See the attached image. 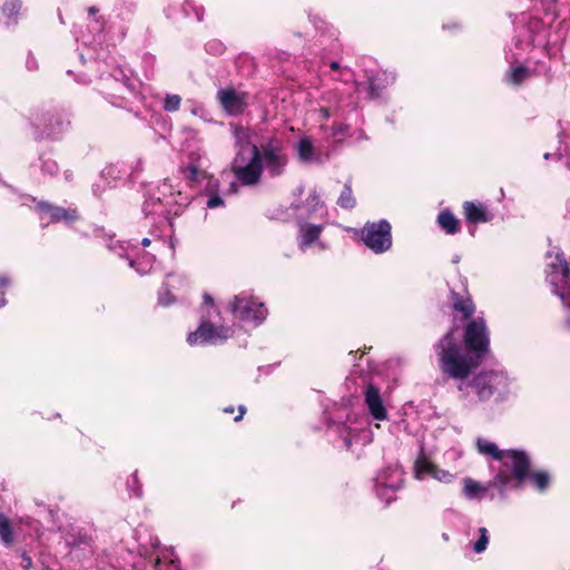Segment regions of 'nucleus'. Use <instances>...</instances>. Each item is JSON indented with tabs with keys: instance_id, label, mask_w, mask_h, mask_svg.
<instances>
[{
	"instance_id": "nucleus-11",
	"label": "nucleus",
	"mask_w": 570,
	"mask_h": 570,
	"mask_svg": "<svg viewBox=\"0 0 570 570\" xmlns=\"http://www.w3.org/2000/svg\"><path fill=\"white\" fill-rule=\"evenodd\" d=\"M35 125L41 136L56 139L63 131V119L58 114L45 112L35 118Z\"/></svg>"
},
{
	"instance_id": "nucleus-26",
	"label": "nucleus",
	"mask_w": 570,
	"mask_h": 570,
	"mask_svg": "<svg viewBox=\"0 0 570 570\" xmlns=\"http://www.w3.org/2000/svg\"><path fill=\"white\" fill-rule=\"evenodd\" d=\"M70 537L72 540L68 541V543L75 548L91 547L94 543L92 535L86 531L80 530L76 534H71Z\"/></svg>"
},
{
	"instance_id": "nucleus-42",
	"label": "nucleus",
	"mask_w": 570,
	"mask_h": 570,
	"mask_svg": "<svg viewBox=\"0 0 570 570\" xmlns=\"http://www.w3.org/2000/svg\"><path fill=\"white\" fill-rule=\"evenodd\" d=\"M87 11H88V13L90 16H95V14H97L99 12V9L96 6H91V7L88 8Z\"/></svg>"
},
{
	"instance_id": "nucleus-44",
	"label": "nucleus",
	"mask_w": 570,
	"mask_h": 570,
	"mask_svg": "<svg viewBox=\"0 0 570 570\" xmlns=\"http://www.w3.org/2000/svg\"><path fill=\"white\" fill-rule=\"evenodd\" d=\"M223 411L225 413L232 414V413H234L235 409L233 405H229V406L224 407Z\"/></svg>"
},
{
	"instance_id": "nucleus-24",
	"label": "nucleus",
	"mask_w": 570,
	"mask_h": 570,
	"mask_svg": "<svg viewBox=\"0 0 570 570\" xmlns=\"http://www.w3.org/2000/svg\"><path fill=\"white\" fill-rule=\"evenodd\" d=\"M21 8V0H4L1 6V11L3 16H6L9 20H12L13 23H17V18Z\"/></svg>"
},
{
	"instance_id": "nucleus-19",
	"label": "nucleus",
	"mask_w": 570,
	"mask_h": 570,
	"mask_svg": "<svg viewBox=\"0 0 570 570\" xmlns=\"http://www.w3.org/2000/svg\"><path fill=\"white\" fill-rule=\"evenodd\" d=\"M530 480L531 484L539 491L544 492L551 482V478L548 471H531V460L529 459V468L527 472V479Z\"/></svg>"
},
{
	"instance_id": "nucleus-32",
	"label": "nucleus",
	"mask_w": 570,
	"mask_h": 570,
	"mask_svg": "<svg viewBox=\"0 0 570 570\" xmlns=\"http://www.w3.org/2000/svg\"><path fill=\"white\" fill-rule=\"evenodd\" d=\"M132 487H134V493L137 498H141L142 495V490H141V484L139 482V479H138V472L135 471L134 474H132Z\"/></svg>"
},
{
	"instance_id": "nucleus-40",
	"label": "nucleus",
	"mask_w": 570,
	"mask_h": 570,
	"mask_svg": "<svg viewBox=\"0 0 570 570\" xmlns=\"http://www.w3.org/2000/svg\"><path fill=\"white\" fill-rule=\"evenodd\" d=\"M320 115L324 120H327L331 117V111L327 107H322L320 109Z\"/></svg>"
},
{
	"instance_id": "nucleus-38",
	"label": "nucleus",
	"mask_w": 570,
	"mask_h": 570,
	"mask_svg": "<svg viewBox=\"0 0 570 570\" xmlns=\"http://www.w3.org/2000/svg\"><path fill=\"white\" fill-rule=\"evenodd\" d=\"M237 410H238V414L234 419L235 422H239L240 420H243V417L246 413V406L239 405Z\"/></svg>"
},
{
	"instance_id": "nucleus-8",
	"label": "nucleus",
	"mask_w": 570,
	"mask_h": 570,
	"mask_svg": "<svg viewBox=\"0 0 570 570\" xmlns=\"http://www.w3.org/2000/svg\"><path fill=\"white\" fill-rule=\"evenodd\" d=\"M230 311L235 317L244 322H262L266 318L267 308L264 303L253 297L236 295L230 304Z\"/></svg>"
},
{
	"instance_id": "nucleus-10",
	"label": "nucleus",
	"mask_w": 570,
	"mask_h": 570,
	"mask_svg": "<svg viewBox=\"0 0 570 570\" xmlns=\"http://www.w3.org/2000/svg\"><path fill=\"white\" fill-rule=\"evenodd\" d=\"M36 209L40 213L47 214L51 223L65 222L70 224L80 219L79 212L75 207L65 208L41 200L36 204Z\"/></svg>"
},
{
	"instance_id": "nucleus-4",
	"label": "nucleus",
	"mask_w": 570,
	"mask_h": 570,
	"mask_svg": "<svg viewBox=\"0 0 570 570\" xmlns=\"http://www.w3.org/2000/svg\"><path fill=\"white\" fill-rule=\"evenodd\" d=\"M361 237L375 254L385 253L392 247V226L386 219L367 222L361 229Z\"/></svg>"
},
{
	"instance_id": "nucleus-39",
	"label": "nucleus",
	"mask_w": 570,
	"mask_h": 570,
	"mask_svg": "<svg viewBox=\"0 0 570 570\" xmlns=\"http://www.w3.org/2000/svg\"><path fill=\"white\" fill-rule=\"evenodd\" d=\"M204 305L208 307H214V298L209 294H204L203 296Z\"/></svg>"
},
{
	"instance_id": "nucleus-9",
	"label": "nucleus",
	"mask_w": 570,
	"mask_h": 570,
	"mask_svg": "<svg viewBox=\"0 0 570 570\" xmlns=\"http://www.w3.org/2000/svg\"><path fill=\"white\" fill-rule=\"evenodd\" d=\"M248 92L238 91L234 87L220 88L216 94V99L223 111L232 117L244 114L248 107Z\"/></svg>"
},
{
	"instance_id": "nucleus-5",
	"label": "nucleus",
	"mask_w": 570,
	"mask_h": 570,
	"mask_svg": "<svg viewBox=\"0 0 570 570\" xmlns=\"http://www.w3.org/2000/svg\"><path fill=\"white\" fill-rule=\"evenodd\" d=\"M263 169L266 168L271 177H278L285 173L288 157L284 151L283 144L276 138H269L266 142L257 146Z\"/></svg>"
},
{
	"instance_id": "nucleus-36",
	"label": "nucleus",
	"mask_w": 570,
	"mask_h": 570,
	"mask_svg": "<svg viewBox=\"0 0 570 570\" xmlns=\"http://www.w3.org/2000/svg\"><path fill=\"white\" fill-rule=\"evenodd\" d=\"M307 202L314 204L315 206L320 204V195L316 190H313L308 198H307Z\"/></svg>"
},
{
	"instance_id": "nucleus-3",
	"label": "nucleus",
	"mask_w": 570,
	"mask_h": 570,
	"mask_svg": "<svg viewBox=\"0 0 570 570\" xmlns=\"http://www.w3.org/2000/svg\"><path fill=\"white\" fill-rule=\"evenodd\" d=\"M469 385L475 391L481 402L489 401L491 397L502 399L508 393V379L504 374L488 371L473 376Z\"/></svg>"
},
{
	"instance_id": "nucleus-34",
	"label": "nucleus",
	"mask_w": 570,
	"mask_h": 570,
	"mask_svg": "<svg viewBox=\"0 0 570 570\" xmlns=\"http://www.w3.org/2000/svg\"><path fill=\"white\" fill-rule=\"evenodd\" d=\"M222 205H224V200L217 194L210 196L209 199L207 200V207L208 208H216V207L222 206Z\"/></svg>"
},
{
	"instance_id": "nucleus-43",
	"label": "nucleus",
	"mask_w": 570,
	"mask_h": 570,
	"mask_svg": "<svg viewBox=\"0 0 570 570\" xmlns=\"http://www.w3.org/2000/svg\"><path fill=\"white\" fill-rule=\"evenodd\" d=\"M370 92H371V96H377V92H376V88H375V85L373 81L370 82Z\"/></svg>"
},
{
	"instance_id": "nucleus-7",
	"label": "nucleus",
	"mask_w": 570,
	"mask_h": 570,
	"mask_svg": "<svg viewBox=\"0 0 570 570\" xmlns=\"http://www.w3.org/2000/svg\"><path fill=\"white\" fill-rule=\"evenodd\" d=\"M239 156L232 163L230 170L243 186L257 185L263 175V164L257 150V145L250 146V159L247 164H238Z\"/></svg>"
},
{
	"instance_id": "nucleus-48",
	"label": "nucleus",
	"mask_w": 570,
	"mask_h": 570,
	"mask_svg": "<svg viewBox=\"0 0 570 570\" xmlns=\"http://www.w3.org/2000/svg\"><path fill=\"white\" fill-rule=\"evenodd\" d=\"M567 168L570 170V161L567 163Z\"/></svg>"
},
{
	"instance_id": "nucleus-15",
	"label": "nucleus",
	"mask_w": 570,
	"mask_h": 570,
	"mask_svg": "<svg viewBox=\"0 0 570 570\" xmlns=\"http://www.w3.org/2000/svg\"><path fill=\"white\" fill-rule=\"evenodd\" d=\"M451 302L454 311L461 313V317L463 321L472 320L473 314L475 313V305L470 297V295H461L455 291H451Z\"/></svg>"
},
{
	"instance_id": "nucleus-25",
	"label": "nucleus",
	"mask_w": 570,
	"mask_h": 570,
	"mask_svg": "<svg viewBox=\"0 0 570 570\" xmlns=\"http://www.w3.org/2000/svg\"><path fill=\"white\" fill-rule=\"evenodd\" d=\"M510 471H512V469H510ZM494 483L498 484L501 493H503L508 487L518 489L515 487V479L513 476V472H508V471H503V470L499 471L494 478ZM521 488H522V485L519 489H521Z\"/></svg>"
},
{
	"instance_id": "nucleus-45",
	"label": "nucleus",
	"mask_w": 570,
	"mask_h": 570,
	"mask_svg": "<svg viewBox=\"0 0 570 570\" xmlns=\"http://www.w3.org/2000/svg\"><path fill=\"white\" fill-rule=\"evenodd\" d=\"M141 245H142L144 247H148V246L150 245V239H149V238H144V239L141 240Z\"/></svg>"
},
{
	"instance_id": "nucleus-22",
	"label": "nucleus",
	"mask_w": 570,
	"mask_h": 570,
	"mask_svg": "<svg viewBox=\"0 0 570 570\" xmlns=\"http://www.w3.org/2000/svg\"><path fill=\"white\" fill-rule=\"evenodd\" d=\"M531 76L532 71L528 67L520 65L511 68L508 80L513 86H521Z\"/></svg>"
},
{
	"instance_id": "nucleus-41",
	"label": "nucleus",
	"mask_w": 570,
	"mask_h": 570,
	"mask_svg": "<svg viewBox=\"0 0 570 570\" xmlns=\"http://www.w3.org/2000/svg\"><path fill=\"white\" fill-rule=\"evenodd\" d=\"M330 68H331V70H333V71H338V70L341 69V66H340V63H338L337 61H332V62L330 63Z\"/></svg>"
},
{
	"instance_id": "nucleus-29",
	"label": "nucleus",
	"mask_w": 570,
	"mask_h": 570,
	"mask_svg": "<svg viewBox=\"0 0 570 570\" xmlns=\"http://www.w3.org/2000/svg\"><path fill=\"white\" fill-rule=\"evenodd\" d=\"M480 537L478 541L474 543V551L476 553H481L487 549L489 537H488V530L482 527L479 529Z\"/></svg>"
},
{
	"instance_id": "nucleus-18",
	"label": "nucleus",
	"mask_w": 570,
	"mask_h": 570,
	"mask_svg": "<svg viewBox=\"0 0 570 570\" xmlns=\"http://www.w3.org/2000/svg\"><path fill=\"white\" fill-rule=\"evenodd\" d=\"M438 224L446 234L450 235H454L461 230L459 219L449 209L440 212L438 216Z\"/></svg>"
},
{
	"instance_id": "nucleus-17",
	"label": "nucleus",
	"mask_w": 570,
	"mask_h": 570,
	"mask_svg": "<svg viewBox=\"0 0 570 570\" xmlns=\"http://www.w3.org/2000/svg\"><path fill=\"white\" fill-rule=\"evenodd\" d=\"M323 232V225H315L309 223H299L301 233V247H308L320 238Z\"/></svg>"
},
{
	"instance_id": "nucleus-20",
	"label": "nucleus",
	"mask_w": 570,
	"mask_h": 570,
	"mask_svg": "<svg viewBox=\"0 0 570 570\" xmlns=\"http://www.w3.org/2000/svg\"><path fill=\"white\" fill-rule=\"evenodd\" d=\"M463 494L468 499H481L487 493V488L482 487L479 482L474 481L471 478H465L463 480Z\"/></svg>"
},
{
	"instance_id": "nucleus-13",
	"label": "nucleus",
	"mask_w": 570,
	"mask_h": 570,
	"mask_svg": "<svg viewBox=\"0 0 570 570\" xmlns=\"http://www.w3.org/2000/svg\"><path fill=\"white\" fill-rule=\"evenodd\" d=\"M559 267L561 269V276L559 284H554L552 292L560 297L564 307L570 308V266L569 263L562 258Z\"/></svg>"
},
{
	"instance_id": "nucleus-35",
	"label": "nucleus",
	"mask_w": 570,
	"mask_h": 570,
	"mask_svg": "<svg viewBox=\"0 0 570 570\" xmlns=\"http://www.w3.org/2000/svg\"><path fill=\"white\" fill-rule=\"evenodd\" d=\"M348 130V126L345 124H336L333 126L334 135H345Z\"/></svg>"
},
{
	"instance_id": "nucleus-46",
	"label": "nucleus",
	"mask_w": 570,
	"mask_h": 570,
	"mask_svg": "<svg viewBox=\"0 0 570 570\" xmlns=\"http://www.w3.org/2000/svg\"><path fill=\"white\" fill-rule=\"evenodd\" d=\"M230 187H232V189H233L234 191H236V190H237V187H236V185H235V184H232V186H230Z\"/></svg>"
},
{
	"instance_id": "nucleus-23",
	"label": "nucleus",
	"mask_w": 570,
	"mask_h": 570,
	"mask_svg": "<svg viewBox=\"0 0 570 570\" xmlns=\"http://www.w3.org/2000/svg\"><path fill=\"white\" fill-rule=\"evenodd\" d=\"M337 205L343 208L351 210L356 206V198L354 197L353 189L350 183H346L337 198Z\"/></svg>"
},
{
	"instance_id": "nucleus-1",
	"label": "nucleus",
	"mask_w": 570,
	"mask_h": 570,
	"mask_svg": "<svg viewBox=\"0 0 570 570\" xmlns=\"http://www.w3.org/2000/svg\"><path fill=\"white\" fill-rule=\"evenodd\" d=\"M455 331V327L450 328L434 345V350L441 373L449 379L464 381L490 352V334L483 317L466 322L463 346L458 342Z\"/></svg>"
},
{
	"instance_id": "nucleus-33",
	"label": "nucleus",
	"mask_w": 570,
	"mask_h": 570,
	"mask_svg": "<svg viewBox=\"0 0 570 570\" xmlns=\"http://www.w3.org/2000/svg\"><path fill=\"white\" fill-rule=\"evenodd\" d=\"M20 557H21V567L26 570H30L33 567L31 557L26 551H22L20 553Z\"/></svg>"
},
{
	"instance_id": "nucleus-2",
	"label": "nucleus",
	"mask_w": 570,
	"mask_h": 570,
	"mask_svg": "<svg viewBox=\"0 0 570 570\" xmlns=\"http://www.w3.org/2000/svg\"><path fill=\"white\" fill-rule=\"evenodd\" d=\"M476 446L480 453L501 461L503 466L512 469L515 487L523 485L529 468V455L521 450H499L495 443L479 439Z\"/></svg>"
},
{
	"instance_id": "nucleus-37",
	"label": "nucleus",
	"mask_w": 570,
	"mask_h": 570,
	"mask_svg": "<svg viewBox=\"0 0 570 570\" xmlns=\"http://www.w3.org/2000/svg\"><path fill=\"white\" fill-rule=\"evenodd\" d=\"M433 478L442 481L444 479H449L451 478L452 475L449 474L448 472L443 471V470H440V472H435V474H432Z\"/></svg>"
},
{
	"instance_id": "nucleus-21",
	"label": "nucleus",
	"mask_w": 570,
	"mask_h": 570,
	"mask_svg": "<svg viewBox=\"0 0 570 570\" xmlns=\"http://www.w3.org/2000/svg\"><path fill=\"white\" fill-rule=\"evenodd\" d=\"M314 145L309 137H302L297 142V156L303 163H308L313 159Z\"/></svg>"
},
{
	"instance_id": "nucleus-30",
	"label": "nucleus",
	"mask_w": 570,
	"mask_h": 570,
	"mask_svg": "<svg viewBox=\"0 0 570 570\" xmlns=\"http://www.w3.org/2000/svg\"><path fill=\"white\" fill-rule=\"evenodd\" d=\"M184 174L187 179L191 181L198 180L199 169L196 165H189L184 169Z\"/></svg>"
},
{
	"instance_id": "nucleus-28",
	"label": "nucleus",
	"mask_w": 570,
	"mask_h": 570,
	"mask_svg": "<svg viewBox=\"0 0 570 570\" xmlns=\"http://www.w3.org/2000/svg\"><path fill=\"white\" fill-rule=\"evenodd\" d=\"M181 98L178 95H167L164 101V109L168 112L177 111L180 107Z\"/></svg>"
},
{
	"instance_id": "nucleus-47",
	"label": "nucleus",
	"mask_w": 570,
	"mask_h": 570,
	"mask_svg": "<svg viewBox=\"0 0 570 570\" xmlns=\"http://www.w3.org/2000/svg\"><path fill=\"white\" fill-rule=\"evenodd\" d=\"M567 326L570 327V318L566 322Z\"/></svg>"
},
{
	"instance_id": "nucleus-16",
	"label": "nucleus",
	"mask_w": 570,
	"mask_h": 570,
	"mask_svg": "<svg viewBox=\"0 0 570 570\" xmlns=\"http://www.w3.org/2000/svg\"><path fill=\"white\" fill-rule=\"evenodd\" d=\"M17 527L12 521L2 512H0V541L1 543L10 548L16 542Z\"/></svg>"
},
{
	"instance_id": "nucleus-6",
	"label": "nucleus",
	"mask_w": 570,
	"mask_h": 570,
	"mask_svg": "<svg viewBox=\"0 0 570 570\" xmlns=\"http://www.w3.org/2000/svg\"><path fill=\"white\" fill-rule=\"evenodd\" d=\"M209 314L203 315L196 331L189 333L187 342L190 345L197 344H219L232 336V330L227 326H215L209 320Z\"/></svg>"
},
{
	"instance_id": "nucleus-14",
	"label": "nucleus",
	"mask_w": 570,
	"mask_h": 570,
	"mask_svg": "<svg viewBox=\"0 0 570 570\" xmlns=\"http://www.w3.org/2000/svg\"><path fill=\"white\" fill-rule=\"evenodd\" d=\"M462 209L468 223L483 224L492 219V215L487 210V207L480 203L466 200L463 203Z\"/></svg>"
},
{
	"instance_id": "nucleus-12",
	"label": "nucleus",
	"mask_w": 570,
	"mask_h": 570,
	"mask_svg": "<svg viewBox=\"0 0 570 570\" xmlns=\"http://www.w3.org/2000/svg\"><path fill=\"white\" fill-rule=\"evenodd\" d=\"M364 402L368 409L370 414L375 420L383 421L387 417V412L384 407L380 389L376 385L372 383L366 385L364 391Z\"/></svg>"
},
{
	"instance_id": "nucleus-31",
	"label": "nucleus",
	"mask_w": 570,
	"mask_h": 570,
	"mask_svg": "<svg viewBox=\"0 0 570 570\" xmlns=\"http://www.w3.org/2000/svg\"><path fill=\"white\" fill-rule=\"evenodd\" d=\"M10 279L8 277H0V307L4 306L6 304V292L4 289L9 286Z\"/></svg>"
},
{
	"instance_id": "nucleus-27",
	"label": "nucleus",
	"mask_w": 570,
	"mask_h": 570,
	"mask_svg": "<svg viewBox=\"0 0 570 570\" xmlns=\"http://www.w3.org/2000/svg\"><path fill=\"white\" fill-rule=\"evenodd\" d=\"M415 472L417 475L421 474H435V472H440V469L430 462L425 456H421L416 460L415 463Z\"/></svg>"
}]
</instances>
